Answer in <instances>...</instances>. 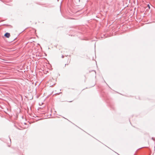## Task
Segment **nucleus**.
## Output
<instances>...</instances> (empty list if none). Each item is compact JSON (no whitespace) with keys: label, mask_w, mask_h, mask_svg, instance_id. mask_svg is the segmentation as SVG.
Here are the masks:
<instances>
[{"label":"nucleus","mask_w":155,"mask_h":155,"mask_svg":"<svg viewBox=\"0 0 155 155\" xmlns=\"http://www.w3.org/2000/svg\"><path fill=\"white\" fill-rule=\"evenodd\" d=\"M4 36L7 38H8L10 36V34L9 33L7 32L4 35Z\"/></svg>","instance_id":"f257e3e1"},{"label":"nucleus","mask_w":155,"mask_h":155,"mask_svg":"<svg viewBox=\"0 0 155 155\" xmlns=\"http://www.w3.org/2000/svg\"><path fill=\"white\" fill-rule=\"evenodd\" d=\"M147 6H148V8H150V5H149V4H148V5H147Z\"/></svg>","instance_id":"f03ea898"},{"label":"nucleus","mask_w":155,"mask_h":155,"mask_svg":"<svg viewBox=\"0 0 155 155\" xmlns=\"http://www.w3.org/2000/svg\"><path fill=\"white\" fill-rule=\"evenodd\" d=\"M61 57L62 58H63L64 57V56L62 55Z\"/></svg>","instance_id":"7ed1b4c3"},{"label":"nucleus","mask_w":155,"mask_h":155,"mask_svg":"<svg viewBox=\"0 0 155 155\" xmlns=\"http://www.w3.org/2000/svg\"><path fill=\"white\" fill-rule=\"evenodd\" d=\"M152 140H154V138H153V137H152Z\"/></svg>","instance_id":"20e7f679"}]
</instances>
